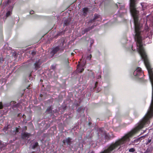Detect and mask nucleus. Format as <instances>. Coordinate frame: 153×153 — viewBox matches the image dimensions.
<instances>
[{
  "instance_id": "obj_7",
  "label": "nucleus",
  "mask_w": 153,
  "mask_h": 153,
  "mask_svg": "<svg viewBox=\"0 0 153 153\" xmlns=\"http://www.w3.org/2000/svg\"><path fill=\"white\" fill-rule=\"evenodd\" d=\"M30 134L27 132H25L22 134V137L23 139H25L26 137L28 138Z\"/></svg>"
},
{
  "instance_id": "obj_22",
  "label": "nucleus",
  "mask_w": 153,
  "mask_h": 153,
  "mask_svg": "<svg viewBox=\"0 0 153 153\" xmlns=\"http://www.w3.org/2000/svg\"><path fill=\"white\" fill-rule=\"evenodd\" d=\"M98 82H95L94 87V89L96 88L97 87V85H98Z\"/></svg>"
},
{
  "instance_id": "obj_16",
  "label": "nucleus",
  "mask_w": 153,
  "mask_h": 153,
  "mask_svg": "<svg viewBox=\"0 0 153 153\" xmlns=\"http://www.w3.org/2000/svg\"><path fill=\"white\" fill-rule=\"evenodd\" d=\"M135 149L134 148H131L129 149V152H135Z\"/></svg>"
},
{
  "instance_id": "obj_37",
  "label": "nucleus",
  "mask_w": 153,
  "mask_h": 153,
  "mask_svg": "<svg viewBox=\"0 0 153 153\" xmlns=\"http://www.w3.org/2000/svg\"><path fill=\"white\" fill-rule=\"evenodd\" d=\"M79 65H77V66H78H78H79Z\"/></svg>"
},
{
  "instance_id": "obj_2",
  "label": "nucleus",
  "mask_w": 153,
  "mask_h": 153,
  "mask_svg": "<svg viewBox=\"0 0 153 153\" xmlns=\"http://www.w3.org/2000/svg\"><path fill=\"white\" fill-rule=\"evenodd\" d=\"M64 41H63L62 42V46L58 45L55 48H53L52 51L51 52V54L53 56L59 51L60 53H62L63 52L64 49V48L63 46L64 44Z\"/></svg>"
},
{
  "instance_id": "obj_8",
  "label": "nucleus",
  "mask_w": 153,
  "mask_h": 153,
  "mask_svg": "<svg viewBox=\"0 0 153 153\" xmlns=\"http://www.w3.org/2000/svg\"><path fill=\"white\" fill-rule=\"evenodd\" d=\"M41 64L40 63L39 61H38L36 62L34 64L35 66L34 68L36 70H37L38 69L40 68V65Z\"/></svg>"
},
{
  "instance_id": "obj_24",
  "label": "nucleus",
  "mask_w": 153,
  "mask_h": 153,
  "mask_svg": "<svg viewBox=\"0 0 153 153\" xmlns=\"http://www.w3.org/2000/svg\"><path fill=\"white\" fill-rule=\"evenodd\" d=\"M34 12V11H33V10L31 11H30V14H32Z\"/></svg>"
},
{
  "instance_id": "obj_12",
  "label": "nucleus",
  "mask_w": 153,
  "mask_h": 153,
  "mask_svg": "<svg viewBox=\"0 0 153 153\" xmlns=\"http://www.w3.org/2000/svg\"><path fill=\"white\" fill-rule=\"evenodd\" d=\"M152 149L151 148H148L145 152L146 153H150L152 152Z\"/></svg>"
},
{
  "instance_id": "obj_3",
  "label": "nucleus",
  "mask_w": 153,
  "mask_h": 153,
  "mask_svg": "<svg viewBox=\"0 0 153 153\" xmlns=\"http://www.w3.org/2000/svg\"><path fill=\"white\" fill-rule=\"evenodd\" d=\"M134 75L137 77H139L143 75V72L140 67H137L133 73Z\"/></svg>"
},
{
  "instance_id": "obj_9",
  "label": "nucleus",
  "mask_w": 153,
  "mask_h": 153,
  "mask_svg": "<svg viewBox=\"0 0 153 153\" xmlns=\"http://www.w3.org/2000/svg\"><path fill=\"white\" fill-rule=\"evenodd\" d=\"M144 137L143 136L138 138H137L134 140V143L139 144L141 140H142V138H143Z\"/></svg>"
},
{
  "instance_id": "obj_29",
  "label": "nucleus",
  "mask_w": 153,
  "mask_h": 153,
  "mask_svg": "<svg viewBox=\"0 0 153 153\" xmlns=\"http://www.w3.org/2000/svg\"><path fill=\"white\" fill-rule=\"evenodd\" d=\"M13 102V103H16V102L14 101H12L11 102Z\"/></svg>"
},
{
  "instance_id": "obj_15",
  "label": "nucleus",
  "mask_w": 153,
  "mask_h": 153,
  "mask_svg": "<svg viewBox=\"0 0 153 153\" xmlns=\"http://www.w3.org/2000/svg\"><path fill=\"white\" fill-rule=\"evenodd\" d=\"M38 146V143L36 142L35 143V144L33 145L32 146V149H34Z\"/></svg>"
},
{
  "instance_id": "obj_38",
  "label": "nucleus",
  "mask_w": 153,
  "mask_h": 153,
  "mask_svg": "<svg viewBox=\"0 0 153 153\" xmlns=\"http://www.w3.org/2000/svg\"><path fill=\"white\" fill-rule=\"evenodd\" d=\"M41 95H42V94H41L40 96H41Z\"/></svg>"
},
{
  "instance_id": "obj_5",
  "label": "nucleus",
  "mask_w": 153,
  "mask_h": 153,
  "mask_svg": "<svg viewBox=\"0 0 153 153\" xmlns=\"http://www.w3.org/2000/svg\"><path fill=\"white\" fill-rule=\"evenodd\" d=\"M72 139L70 137H68L66 138L65 139H64L62 141V142L64 145H65V143H67L68 145H70Z\"/></svg>"
},
{
  "instance_id": "obj_23",
  "label": "nucleus",
  "mask_w": 153,
  "mask_h": 153,
  "mask_svg": "<svg viewBox=\"0 0 153 153\" xmlns=\"http://www.w3.org/2000/svg\"><path fill=\"white\" fill-rule=\"evenodd\" d=\"M84 71V69L82 68L81 70L79 71V72L81 73Z\"/></svg>"
},
{
  "instance_id": "obj_33",
  "label": "nucleus",
  "mask_w": 153,
  "mask_h": 153,
  "mask_svg": "<svg viewBox=\"0 0 153 153\" xmlns=\"http://www.w3.org/2000/svg\"><path fill=\"white\" fill-rule=\"evenodd\" d=\"M91 123H90V122L89 123V125H90V124H91Z\"/></svg>"
},
{
  "instance_id": "obj_6",
  "label": "nucleus",
  "mask_w": 153,
  "mask_h": 153,
  "mask_svg": "<svg viewBox=\"0 0 153 153\" xmlns=\"http://www.w3.org/2000/svg\"><path fill=\"white\" fill-rule=\"evenodd\" d=\"M71 22V19L69 18H66L64 20L63 26H68L69 25L70 22Z\"/></svg>"
},
{
  "instance_id": "obj_28",
  "label": "nucleus",
  "mask_w": 153,
  "mask_h": 153,
  "mask_svg": "<svg viewBox=\"0 0 153 153\" xmlns=\"http://www.w3.org/2000/svg\"><path fill=\"white\" fill-rule=\"evenodd\" d=\"M116 6H117V8H118V5H117V4H116Z\"/></svg>"
},
{
  "instance_id": "obj_21",
  "label": "nucleus",
  "mask_w": 153,
  "mask_h": 153,
  "mask_svg": "<svg viewBox=\"0 0 153 153\" xmlns=\"http://www.w3.org/2000/svg\"><path fill=\"white\" fill-rule=\"evenodd\" d=\"M151 139H148V141L146 143V144H148L149 143L151 142Z\"/></svg>"
},
{
  "instance_id": "obj_20",
  "label": "nucleus",
  "mask_w": 153,
  "mask_h": 153,
  "mask_svg": "<svg viewBox=\"0 0 153 153\" xmlns=\"http://www.w3.org/2000/svg\"><path fill=\"white\" fill-rule=\"evenodd\" d=\"M3 106L2 102H0V109L3 108Z\"/></svg>"
},
{
  "instance_id": "obj_35",
  "label": "nucleus",
  "mask_w": 153,
  "mask_h": 153,
  "mask_svg": "<svg viewBox=\"0 0 153 153\" xmlns=\"http://www.w3.org/2000/svg\"><path fill=\"white\" fill-rule=\"evenodd\" d=\"M133 48V46H132V47L131 48H132V50L133 51V48Z\"/></svg>"
},
{
  "instance_id": "obj_32",
  "label": "nucleus",
  "mask_w": 153,
  "mask_h": 153,
  "mask_svg": "<svg viewBox=\"0 0 153 153\" xmlns=\"http://www.w3.org/2000/svg\"><path fill=\"white\" fill-rule=\"evenodd\" d=\"M90 58H91V54H90Z\"/></svg>"
},
{
  "instance_id": "obj_27",
  "label": "nucleus",
  "mask_w": 153,
  "mask_h": 153,
  "mask_svg": "<svg viewBox=\"0 0 153 153\" xmlns=\"http://www.w3.org/2000/svg\"><path fill=\"white\" fill-rule=\"evenodd\" d=\"M30 87V85H29L27 87V89H29V88Z\"/></svg>"
},
{
  "instance_id": "obj_14",
  "label": "nucleus",
  "mask_w": 153,
  "mask_h": 153,
  "mask_svg": "<svg viewBox=\"0 0 153 153\" xmlns=\"http://www.w3.org/2000/svg\"><path fill=\"white\" fill-rule=\"evenodd\" d=\"M52 110L51 108V106L48 107L47 108L46 112L48 113H50V112Z\"/></svg>"
},
{
  "instance_id": "obj_10",
  "label": "nucleus",
  "mask_w": 153,
  "mask_h": 153,
  "mask_svg": "<svg viewBox=\"0 0 153 153\" xmlns=\"http://www.w3.org/2000/svg\"><path fill=\"white\" fill-rule=\"evenodd\" d=\"M82 11L83 12V15L86 16L87 15V13L88 11V9L87 7H84L82 9Z\"/></svg>"
},
{
  "instance_id": "obj_34",
  "label": "nucleus",
  "mask_w": 153,
  "mask_h": 153,
  "mask_svg": "<svg viewBox=\"0 0 153 153\" xmlns=\"http://www.w3.org/2000/svg\"><path fill=\"white\" fill-rule=\"evenodd\" d=\"M25 128H26V129H27V127L26 126H25Z\"/></svg>"
},
{
  "instance_id": "obj_11",
  "label": "nucleus",
  "mask_w": 153,
  "mask_h": 153,
  "mask_svg": "<svg viewBox=\"0 0 153 153\" xmlns=\"http://www.w3.org/2000/svg\"><path fill=\"white\" fill-rule=\"evenodd\" d=\"M12 8H11V9L10 10L7 11L6 14V17H8L10 16L12 14Z\"/></svg>"
},
{
  "instance_id": "obj_26",
  "label": "nucleus",
  "mask_w": 153,
  "mask_h": 153,
  "mask_svg": "<svg viewBox=\"0 0 153 153\" xmlns=\"http://www.w3.org/2000/svg\"><path fill=\"white\" fill-rule=\"evenodd\" d=\"M69 64V62H68V60L67 61V65H68Z\"/></svg>"
},
{
  "instance_id": "obj_25",
  "label": "nucleus",
  "mask_w": 153,
  "mask_h": 153,
  "mask_svg": "<svg viewBox=\"0 0 153 153\" xmlns=\"http://www.w3.org/2000/svg\"><path fill=\"white\" fill-rule=\"evenodd\" d=\"M10 0H7V3L9 4L10 3Z\"/></svg>"
},
{
  "instance_id": "obj_31",
  "label": "nucleus",
  "mask_w": 153,
  "mask_h": 153,
  "mask_svg": "<svg viewBox=\"0 0 153 153\" xmlns=\"http://www.w3.org/2000/svg\"><path fill=\"white\" fill-rule=\"evenodd\" d=\"M20 114H18V116H20Z\"/></svg>"
},
{
  "instance_id": "obj_1",
  "label": "nucleus",
  "mask_w": 153,
  "mask_h": 153,
  "mask_svg": "<svg viewBox=\"0 0 153 153\" xmlns=\"http://www.w3.org/2000/svg\"><path fill=\"white\" fill-rule=\"evenodd\" d=\"M102 20V19L100 16L97 14H94V19H93L91 20L88 22V24L90 25V24L94 23V24L91 26V27H89L85 29L84 30V32L86 33L90 30L91 29L94 28V26H96L97 25V24L95 25V23L94 22L97 21H98V22Z\"/></svg>"
},
{
  "instance_id": "obj_18",
  "label": "nucleus",
  "mask_w": 153,
  "mask_h": 153,
  "mask_svg": "<svg viewBox=\"0 0 153 153\" xmlns=\"http://www.w3.org/2000/svg\"><path fill=\"white\" fill-rule=\"evenodd\" d=\"M5 146L3 144H2V142L0 141V148L1 149L3 147H5Z\"/></svg>"
},
{
  "instance_id": "obj_17",
  "label": "nucleus",
  "mask_w": 153,
  "mask_h": 153,
  "mask_svg": "<svg viewBox=\"0 0 153 153\" xmlns=\"http://www.w3.org/2000/svg\"><path fill=\"white\" fill-rule=\"evenodd\" d=\"M19 132V129L18 128L16 127L15 130L13 131L15 133V134H16L17 133H18Z\"/></svg>"
},
{
  "instance_id": "obj_36",
  "label": "nucleus",
  "mask_w": 153,
  "mask_h": 153,
  "mask_svg": "<svg viewBox=\"0 0 153 153\" xmlns=\"http://www.w3.org/2000/svg\"><path fill=\"white\" fill-rule=\"evenodd\" d=\"M100 91V90H99L98 91H97V92H98L99 91Z\"/></svg>"
},
{
  "instance_id": "obj_19",
  "label": "nucleus",
  "mask_w": 153,
  "mask_h": 153,
  "mask_svg": "<svg viewBox=\"0 0 153 153\" xmlns=\"http://www.w3.org/2000/svg\"><path fill=\"white\" fill-rule=\"evenodd\" d=\"M4 61V60L3 58L0 56V63H2Z\"/></svg>"
},
{
  "instance_id": "obj_30",
  "label": "nucleus",
  "mask_w": 153,
  "mask_h": 153,
  "mask_svg": "<svg viewBox=\"0 0 153 153\" xmlns=\"http://www.w3.org/2000/svg\"><path fill=\"white\" fill-rule=\"evenodd\" d=\"M25 117V115H23V118H24V117Z\"/></svg>"
},
{
  "instance_id": "obj_13",
  "label": "nucleus",
  "mask_w": 153,
  "mask_h": 153,
  "mask_svg": "<svg viewBox=\"0 0 153 153\" xmlns=\"http://www.w3.org/2000/svg\"><path fill=\"white\" fill-rule=\"evenodd\" d=\"M20 105L19 103H17L16 104L13 105L12 106V108L14 109L16 108H19L20 107Z\"/></svg>"
},
{
  "instance_id": "obj_4",
  "label": "nucleus",
  "mask_w": 153,
  "mask_h": 153,
  "mask_svg": "<svg viewBox=\"0 0 153 153\" xmlns=\"http://www.w3.org/2000/svg\"><path fill=\"white\" fill-rule=\"evenodd\" d=\"M99 133H100V132L103 133L104 136L105 140H108L111 139V136L109 134L106 133L104 131V129L103 128H100L99 129Z\"/></svg>"
}]
</instances>
